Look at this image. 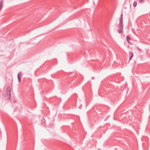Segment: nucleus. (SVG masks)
Returning <instances> with one entry per match:
<instances>
[{"label": "nucleus", "instance_id": "1", "mask_svg": "<svg viewBox=\"0 0 150 150\" xmlns=\"http://www.w3.org/2000/svg\"><path fill=\"white\" fill-rule=\"evenodd\" d=\"M11 88L10 86L8 87L6 89V98L7 99H10L11 98Z\"/></svg>", "mask_w": 150, "mask_h": 150}, {"label": "nucleus", "instance_id": "2", "mask_svg": "<svg viewBox=\"0 0 150 150\" xmlns=\"http://www.w3.org/2000/svg\"><path fill=\"white\" fill-rule=\"evenodd\" d=\"M21 72H19L18 74L17 77L18 78V81L19 82H20L21 81V78H20L19 76L21 75Z\"/></svg>", "mask_w": 150, "mask_h": 150}, {"label": "nucleus", "instance_id": "3", "mask_svg": "<svg viewBox=\"0 0 150 150\" xmlns=\"http://www.w3.org/2000/svg\"><path fill=\"white\" fill-rule=\"evenodd\" d=\"M129 55L130 56L129 57V59L130 60L132 59V58L133 57V54L132 52L131 51H129Z\"/></svg>", "mask_w": 150, "mask_h": 150}, {"label": "nucleus", "instance_id": "4", "mask_svg": "<svg viewBox=\"0 0 150 150\" xmlns=\"http://www.w3.org/2000/svg\"><path fill=\"white\" fill-rule=\"evenodd\" d=\"M119 28L120 29H122V30H123V25L122 24V23H119Z\"/></svg>", "mask_w": 150, "mask_h": 150}, {"label": "nucleus", "instance_id": "5", "mask_svg": "<svg viewBox=\"0 0 150 150\" xmlns=\"http://www.w3.org/2000/svg\"><path fill=\"white\" fill-rule=\"evenodd\" d=\"M123 21V14H122L121 15L120 17V23H122Z\"/></svg>", "mask_w": 150, "mask_h": 150}, {"label": "nucleus", "instance_id": "6", "mask_svg": "<svg viewBox=\"0 0 150 150\" xmlns=\"http://www.w3.org/2000/svg\"><path fill=\"white\" fill-rule=\"evenodd\" d=\"M126 39L127 42L129 43V41L131 40V38L128 36H127L126 37Z\"/></svg>", "mask_w": 150, "mask_h": 150}, {"label": "nucleus", "instance_id": "7", "mask_svg": "<svg viewBox=\"0 0 150 150\" xmlns=\"http://www.w3.org/2000/svg\"><path fill=\"white\" fill-rule=\"evenodd\" d=\"M3 3L2 1H1L0 2V10L2 8Z\"/></svg>", "mask_w": 150, "mask_h": 150}, {"label": "nucleus", "instance_id": "8", "mask_svg": "<svg viewBox=\"0 0 150 150\" xmlns=\"http://www.w3.org/2000/svg\"><path fill=\"white\" fill-rule=\"evenodd\" d=\"M137 5V3L136 1H134L133 3V6L134 7H135Z\"/></svg>", "mask_w": 150, "mask_h": 150}, {"label": "nucleus", "instance_id": "9", "mask_svg": "<svg viewBox=\"0 0 150 150\" xmlns=\"http://www.w3.org/2000/svg\"><path fill=\"white\" fill-rule=\"evenodd\" d=\"M123 30H122V29H120L118 30V32L119 33H122V31Z\"/></svg>", "mask_w": 150, "mask_h": 150}, {"label": "nucleus", "instance_id": "10", "mask_svg": "<svg viewBox=\"0 0 150 150\" xmlns=\"http://www.w3.org/2000/svg\"><path fill=\"white\" fill-rule=\"evenodd\" d=\"M140 0L141 1V2H144V0Z\"/></svg>", "mask_w": 150, "mask_h": 150}]
</instances>
